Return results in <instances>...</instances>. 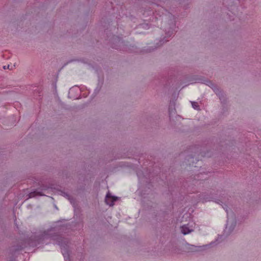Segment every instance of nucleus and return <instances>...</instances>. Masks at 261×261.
<instances>
[{"label": "nucleus", "instance_id": "423d86ee", "mask_svg": "<svg viewBox=\"0 0 261 261\" xmlns=\"http://www.w3.org/2000/svg\"><path fill=\"white\" fill-rule=\"evenodd\" d=\"M192 230L190 229L187 226L184 225L181 227V232L184 234H187L190 233Z\"/></svg>", "mask_w": 261, "mask_h": 261}, {"label": "nucleus", "instance_id": "f3484780", "mask_svg": "<svg viewBox=\"0 0 261 261\" xmlns=\"http://www.w3.org/2000/svg\"><path fill=\"white\" fill-rule=\"evenodd\" d=\"M113 48H115L116 49H118V48L116 47L115 46H113Z\"/></svg>", "mask_w": 261, "mask_h": 261}, {"label": "nucleus", "instance_id": "f8f14e48", "mask_svg": "<svg viewBox=\"0 0 261 261\" xmlns=\"http://www.w3.org/2000/svg\"><path fill=\"white\" fill-rule=\"evenodd\" d=\"M153 49H154V48H152V49H151V48H147V51L148 52H151V51L152 50H153Z\"/></svg>", "mask_w": 261, "mask_h": 261}, {"label": "nucleus", "instance_id": "f03ea898", "mask_svg": "<svg viewBox=\"0 0 261 261\" xmlns=\"http://www.w3.org/2000/svg\"><path fill=\"white\" fill-rule=\"evenodd\" d=\"M210 87L214 90L217 95H218L221 100H224V95L223 92L221 91L219 87L213 83L211 81L208 82V84Z\"/></svg>", "mask_w": 261, "mask_h": 261}, {"label": "nucleus", "instance_id": "39448f33", "mask_svg": "<svg viewBox=\"0 0 261 261\" xmlns=\"http://www.w3.org/2000/svg\"><path fill=\"white\" fill-rule=\"evenodd\" d=\"M62 241H63V243H61V244H60V245L62 247L64 248L65 252H67L68 249V241L66 239H64L62 240Z\"/></svg>", "mask_w": 261, "mask_h": 261}, {"label": "nucleus", "instance_id": "20e7f679", "mask_svg": "<svg viewBox=\"0 0 261 261\" xmlns=\"http://www.w3.org/2000/svg\"><path fill=\"white\" fill-rule=\"evenodd\" d=\"M44 194H43L40 191H34L29 194V197L32 198L36 196H44Z\"/></svg>", "mask_w": 261, "mask_h": 261}, {"label": "nucleus", "instance_id": "4468645a", "mask_svg": "<svg viewBox=\"0 0 261 261\" xmlns=\"http://www.w3.org/2000/svg\"><path fill=\"white\" fill-rule=\"evenodd\" d=\"M200 174H198V175H197V179L198 180H199V177H200Z\"/></svg>", "mask_w": 261, "mask_h": 261}, {"label": "nucleus", "instance_id": "1a4fd4ad", "mask_svg": "<svg viewBox=\"0 0 261 261\" xmlns=\"http://www.w3.org/2000/svg\"><path fill=\"white\" fill-rule=\"evenodd\" d=\"M22 249V247L21 245H17L15 248H13V249H12V250L13 251H19V250H21V249Z\"/></svg>", "mask_w": 261, "mask_h": 261}, {"label": "nucleus", "instance_id": "6e6552de", "mask_svg": "<svg viewBox=\"0 0 261 261\" xmlns=\"http://www.w3.org/2000/svg\"><path fill=\"white\" fill-rule=\"evenodd\" d=\"M192 107L195 110H200V107L197 102H194V101L192 102Z\"/></svg>", "mask_w": 261, "mask_h": 261}, {"label": "nucleus", "instance_id": "7ed1b4c3", "mask_svg": "<svg viewBox=\"0 0 261 261\" xmlns=\"http://www.w3.org/2000/svg\"><path fill=\"white\" fill-rule=\"evenodd\" d=\"M118 200V197L112 196L109 193H108L106 196L105 202L107 204L110 206H113L114 204V202Z\"/></svg>", "mask_w": 261, "mask_h": 261}, {"label": "nucleus", "instance_id": "dca6fc26", "mask_svg": "<svg viewBox=\"0 0 261 261\" xmlns=\"http://www.w3.org/2000/svg\"><path fill=\"white\" fill-rule=\"evenodd\" d=\"M178 1H179L180 3L182 2V0H178Z\"/></svg>", "mask_w": 261, "mask_h": 261}, {"label": "nucleus", "instance_id": "2eb2a0df", "mask_svg": "<svg viewBox=\"0 0 261 261\" xmlns=\"http://www.w3.org/2000/svg\"><path fill=\"white\" fill-rule=\"evenodd\" d=\"M4 69H6V68H7V67H6V66H4Z\"/></svg>", "mask_w": 261, "mask_h": 261}, {"label": "nucleus", "instance_id": "f257e3e1", "mask_svg": "<svg viewBox=\"0 0 261 261\" xmlns=\"http://www.w3.org/2000/svg\"><path fill=\"white\" fill-rule=\"evenodd\" d=\"M169 19L167 22L166 20L162 22V27L163 28L165 36L163 38H161L160 42L156 43L155 48L162 45L164 43L168 41V39L171 37L175 32V21L174 16L170 15Z\"/></svg>", "mask_w": 261, "mask_h": 261}, {"label": "nucleus", "instance_id": "0eeeda50", "mask_svg": "<svg viewBox=\"0 0 261 261\" xmlns=\"http://www.w3.org/2000/svg\"><path fill=\"white\" fill-rule=\"evenodd\" d=\"M223 4L227 6L231 7L234 4V2H231V0H224Z\"/></svg>", "mask_w": 261, "mask_h": 261}, {"label": "nucleus", "instance_id": "a211bd4d", "mask_svg": "<svg viewBox=\"0 0 261 261\" xmlns=\"http://www.w3.org/2000/svg\"><path fill=\"white\" fill-rule=\"evenodd\" d=\"M160 1H162V0H159ZM163 1H164V0H163Z\"/></svg>", "mask_w": 261, "mask_h": 261}, {"label": "nucleus", "instance_id": "9d476101", "mask_svg": "<svg viewBox=\"0 0 261 261\" xmlns=\"http://www.w3.org/2000/svg\"><path fill=\"white\" fill-rule=\"evenodd\" d=\"M140 28H144L145 29H148L149 28L148 23H142L139 25Z\"/></svg>", "mask_w": 261, "mask_h": 261}, {"label": "nucleus", "instance_id": "9b49d317", "mask_svg": "<svg viewBox=\"0 0 261 261\" xmlns=\"http://www.w3.org/2000/svg\"><path fill=\"white\" fill-rule=\"evenodd\" d=\"M63 195L66 197L67 198H68V199H70V197H71V196L70 195H69L68 194L66 193H65V192H63Z\"/></svg>", "mask_w": 261, "mask_h": 261}, {"label": "nucleus", "instance_id": "ddd939ff", "mask_svg": "<svg viewBox=\"0 0 261 261\" xmlns=\"http://www.w3.org/2000/svg\"><path fill=\"white\" fill-rule=\"evenodd\" d=\"M169 115H170L171 113V111L170 108H169Z\"/></svg>", "mask_w": 261, "mask_h": 261}]
</instances>
